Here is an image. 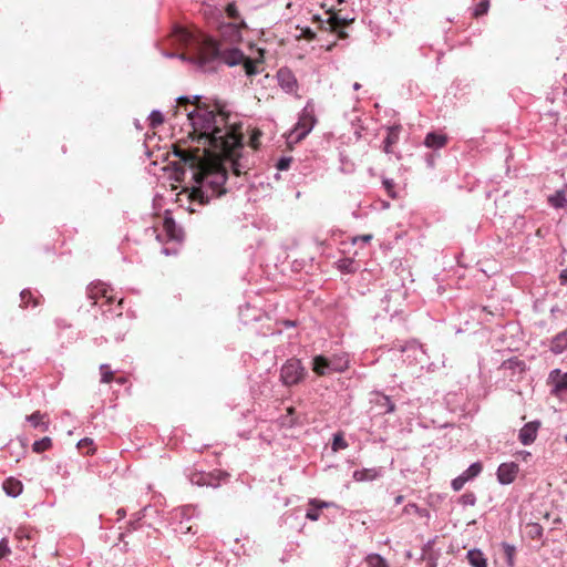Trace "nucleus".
Wrapping results in <instances>:
<instances>
[{
	"instance_id": "obj_1",
	"label": "nucleus",
	"mask_w": 567,
	"mask_h": 567,
	"mask_svg": "<svg viewBox=\"0 0 567 567\" xmlns=\"http://www.w3.org/2000/svg\"><path fill=\"white\" fill-rule=\"evenodd\" d=\"M174 37L190 51L188 58L186 54H181L179 58L188 60L205 73L215 72L219 64L235 66L245 60V54L239 49H223L213 38L202 33L177 27Z\"/></svg>"
},
{
	"instance_id": "obj_2",
	"label": "nucleus",
	"mask_w": 567,
	"mask_h": 567,
	"mask_svg": "<svg viewBox=\"0 0 567 567\" xmlns=\"http://www.w3.org/2000/svg\"><path fill=\"white\" fill-rule=\"evenodd\" d=\"M176 156L189 167L196 169L194 174L197 186L193 188L190 197L199 204L209 203L210 198L219 197L226 193L224 185L227 181L226 171L218 165L208 164L199 154V150H178Z\"/></svg>"
},
{
	"instance_id": "obj_3",
	"label": "nucleus",
	"mask_w": 567,
	"mask_h": 567,
	"mask_svg": "<svg viewBox=\"0 0 567 567\" xmlns=\"http://www.w3.org/2000/svg\"><path fill=\"white\" fill-rule=\"evenodd\" d=\"M187 118L197 133L198 140L215 152L230 153L241 145V137L234 131L226 130L217 124V114L205 104H196L192 111H186Z\"/></svg>"
},
{
	"instance_id": "obj_4",
	"label": "nucleus",
	"mask_w": 567,
	"mask_h": 567,
	"mask_svg": "<svg viewBox=\"0 0 567 567\" xmlns=\"http://www.w3.org/2000/svg\"><path fill=\"white\" fill-rule=\"evenodd\" d=\"M307 377L308 371L300 359L290 358L280 368L279 379L287 388L302 383Z\"/></svg>"
},
{
	"instance_id": "obj_5",
	"label": "nucleus",
	"mask_w": 567,
	"mask_h": 567,
	"mask_svg": "<svg viewBox=\"0 0 567 567\" xmlns=\"http://www.w3.org/2000/svg\"><path fill=\"white\" fill-rule=\"evenodd\" d=\"M316 124V117L312 114V110L309 111L306 106L302 111V116L297 123L296 127L290 132L289 140L292 142H299L303 140L313 128Z\"/></svg>"
},
{
	"instance_id": "obj_6",
	"label": "nucleus",
	"mask_w": 567,
	"mask_h": 567,
	"mask_svg": "<svg viewBox=\"0 0 567 567\" xmlns=\"http://www.w3.org/2000/svg\"><path fill=\"white\" fill-rule=\"evenodd\" d=\"M519 472V466L515 462L502 463L496 472L497 481L502 485L512 484Z\"/></svg>"
},
{
	"instance_id": "obj_7",
	"label": "nucleus",
	"mask_w": 567,
	"mask_h": 567,
	"mask_svg": "<svg viewBox=\"0 0 567 567\" xmlns=\"http://www.w3.org/2000/svg\"><path fill=\"white\" fill-rule=\"evenodd\" d=\"M483 470V466L480 462H475L473 464H471L467 470H465L461 475H458L457 477H455L452 483H451V486L454 491H461L463 488V486L470 481V480H473L475 478L476 476H478L481 474Z\"/></svg>"
},
{
	"instance_id": "obj_8",
	"label": "nucleus",
	"mask_w": 567,
	"mask_h": 567,
	"mask_svg": "<svg viewBox=\"0 0 567 567\" xmlns=\"http://www.w3.org/2000/svg\"><path fill=\"white\" fill-rule=\"evenodd\" d=\"M338 507L333 502H326L318 498H310L308 508L306 511V518L311 522H317L321 516V511L324 508Z\"/></svg>"
},
{
	"instance_id": "obj_9",
	"label": "nucleus",
	"mask_w": 567,
	"mask_h": 567,
	"mask_svg": "<svg viewBox=\"0 0 567 567\" xmlns=\"http://www.w3.org/2000/svg\"><path fill=\"white\" fill-rule=\"evenodd\" d=\"M109 287L104 282H92L86 288V295L90 300H92V305H96L99 298H105L106 303H111L113 301V297L109 295Z\"/></svg>"
},
{
	"instance_id": "obj_10",
	"label": "nucleus",
	"mask_w": 567,
	"mask_h": 567,
	"mask_svg": "<svg viewBox=\"0 0 567 567\" xmlns=\"http://www.w3.org/2000/svg\"><path fill=\"white\" fill-rule=\"evenodd\" d=\"M370 402L379 409V414H389L395 411V404L390 396L382 392L375 391L371 393Z\"/></svg>"
},
{
	"instance_id": "obj_11",
	"label": "nucleus",
	"mask_w": 567,
	"mask_h": 567,
	"mask_svg": "<svg viewBox=\"0 0 567 567\" xmlns=\"http://www.w3.org/2000/svg\"><path fill=\"white\" fill-rule=\"evenodd\" d=\"M226 475L227 474H224L219 471L209 473L198 472L192 474L190 482L197 485L217 486L218 482L220 481V477Z\"/></svg>"
},
{
	"instance_id": "obj_12",
	"label": "nucleus",
	"mask_w": 567,
	"mask_h": 567,
	"mask_svg": "<svg viewBox=\"0 0 567 567\" xmlns=\"http://www.w3.org/2000/svg\"><path fill=\"white\" fill-rule=\"evenodd\" d=\"M540 426L539 421H532L526 423L520 430L518 434V440L523 445L532 444L537 436L538 429Z\"/></svg>"
},
{
	"instance_id": "obj_13",
	"label": "nucleus",
	"mask_w": 567,
	"mask_h": 567,
	"mask_svg": "<svg viewBox=\"0 0 567 567\" xmlns=\"http://www.w3.org/2000/svg\"><path fill=\"white\" fill-rule=\"evenodd\" d=\"M311 369L319 377H324L332 373V370H330L329 358L322 354H318L312 358Z\"/></svg>"
},
{
	"instance_id": "obj_14",
	"label": "nucleus",
	"mask_w": 567,
	"mask_h": 567,
	"mask_svg": "<svg viewBox=\"0 0 567 567\" xmlns=\"http://www.w3.org/2000/svg\"><path fill=\"white\" fill-rule=\"evenodd\" d=\"M163 228L172 240H181L183 237V230L178 227L175 220L171 216H165L163 221Z\"/></svg>"
},
{
	"instance_id": "obj_15",
	"label": "nucleus",
	"mask_w": 567,
	"mask_h": 567,
	"mask_svg": "<svg viewBox=\"0 0 567 567\" xmlns=\"http://www.w3.org/2000/svg\"><path fill=\"white\" fill-rule=\"evenodd\" d=\"M278 81L280 86L287 92H292L297 87V81L293 74L287 69H280L278 71Z\"/></svg>"
},
{
	"instance_id": "obj_16",
	"label": "nucleus",
	"mask_w": 567,
	"mask_h": 567,
	"mask_svg": "<svg viewBox=\"0 0 567 567\" xmlns=\"http://www.w3.org/2000/svg\"><path fill=\"white\" fill-rule=\"evenodd\" d=\"M400 132H401V126L400 125H393V126H390L388 128V134L384 138V146H383V151L384 153L386 154H390L392 153V150H391V146L396 144L398 141H399V136H400Z\"/></svg>"
},
{
	"instance_id": "obj_17",
	"label": "nucleus",
	"mask_w": 567,
	"mask_h": 567,
	"mask_svg": "<svg viewBox=\"0 0 567 567\" xmlns=\"http://www.w3.org/2000/svg\"><path fill=\"white\" fill-rule=\"evenodd\" d=\"M21 308H35L41 303V296H35L30 289H23L20 292Z\"/></svg>"
},
{
	"instance_id": "obj_18",
	"label": "nucleus",
	"mask_w": 567,
	"mask_h": 567,
	"mask_svg": "<svg viewBox=\"0 0 567 567\" xmlns=\"http://www.w3.org/2000/svg\"><path fill=\"white\" fill-rule=\"evenodd\" d=\"M567 349V329L556 334L550 342V350L556 354L563 353Z\"/></svg>"
},
{
	"instance_id": "obj_19",
	"label": "nucleus",
	"mask_w": 567,
	"mask_h": 567,
	"mask_svg": "<svg viewBox=\"0 0 567 567\" xmlns=\"http://www.w3.org/2000/svg\"><path fill=\"white\" fill-rule=\"evenodd\" d=\"M329 361L332 372L341 373L349 368V358L347 354H334Z\"/></svg>"
},
{
	"instance_id": "obj_20",
	"label": "nucleus",
	"mask_w": 567,
	"mask_h": 567,
	"mask_svg": "<svg viewBox=\"0 0 567 567\" xmlns=\"http://www.w3.org/2000/svg\"><path fill=\"white\" fill-rule=\"evenodd\" d=\"M446 142L447 138L444 134H437L434 132L429 133L424 140L425 146L435 150L443 147L446 144Z\"/></svg>"
},
{
	"instance_id": "obj_21",
	"label": "nucleus",
	"mask_w": 567,
	"mask_h": 567,
	"mask_svg": "<svg viewBox=\"0 0 567 567\" xmlns=\"http://www.w3.org/2000/svg\"><path fill=\"white\" fill-rule=\"evenodd\" d=\"M466 558L473 567H487V559L482 550L474 548L467 551Z\"/></svg>"
},
{
	"instance_id": "obj_22",
	"label": "nucleus",
	"mask_w": 567,
	"mask_h": 567,
	"mask_svg": "<svg viewBox=\"0 0 567 567\" xmlns=\"http://www.w3.org/2000/svg\"><path fill=\"white\" fill-rule=\"evenodd\" d=\"M45 414H42L40 411H37L30 415H27L25 420L35 429H40L42 432H47L49 430V421H44Z\"/></svg>"
},
{
	"instance_id": "obj_23",
	"label": "nucleus",
	"mask_w": 567,
	"mask_h": 567,
	"mask_svg": "<svg viewBox=\"0 0 567 567\" xmlns=\"http://www.w3.org/2000/svg\"><path fill=\"white\" fill-rule=\"evenodd\" d=\"M550 378L554 380V393H560L567 390V373L560 374L559 370H555L550 373Z\"/></svg>"
},
{
	"instance_id": "obj_24",
	"label": "nucleus",
	"mask_w": 567,
	"mask_h": 567,
	"mask_svg": "<svg viewBox=\"0 0 567 567\" xmlns=\"http://www.w3.org/2000/svg\"><path fill=\"white\" fill-rule=\"evenodd\" d=\"M22 484L20 481L14 478H8L3 483V489L7 493V495L11 497H17L22 493Z\"/></svg>"
},
{
	"instance_id": "obj_25",
	"label": "nucleus",
	"mask_w": 567,
	"mask_h": 567,
	"mask_svg": "<svg viewBox=\"0 0 567 567\" xmlns=\"http://www.w3.org/2000/svg\"><path fill=\"white\" fill-rule=\"evenodd\" d=\"M378 476H379V471L375 468L357 470L353 473V478L357 482L372 481V480H375Z\"/></svg>"
},
{
	"instance_id": "obj_26",
	"label": "nucleus",
	"mask_w": 567,
	"mask_h": 567,
	"mask_svg": "<svg viewBox=\"0 0 567 567\" xmlns=\"http://www.w3.org/2000/svg\"><path fill=\"white\" fill-rule=\"evenodd\" d=\"M504 369L507 370H518L519 372L525 371V363L524 361L519 360L518 358L514 357L508 360H505L502 364Z\"/></svg>"
},
{
	"instance_id": "obj_27",
	"label": "nucleus",
	"mask_w": 567,
	"mask_h": 567,
	"mask_svg": "<svg viewBox=\"0 0 567 567\" xmlns=\"http://www.w3.org/2000/svg\"><path fill=\"white\" fill-rule=\"evenodd\" d=\"M52 447V440L49 436L42 437L32 444V451L34 453H42Z\"/></svg>"
},
{
	"instance_id": "obj_28",
	"label": "nucleus",
	"mask_w": 567,
	"mask_h": 567,
	"mask_svg": "<svg viewBox=\"0 0 567 567\" xmlns=\"http://www.w3.org/2000/svg\"><path fill=\"white\" fill-rule=\"evenodd\" d=\"M365 561L369 567H389L386 560L379 554H369Z\"/></svg>"
},
{
	"instance_id": "obj_29",
	"label": "nucleus",
	"mask_w": 567,
	"mask_h": 567,
	"mask_svg": "<svg viewBox=\"0 0 567 567\" xmlns=\"http://www.w3.org/2000/svg\"><path fill=\"white\" fill-rule=\"evenodd\" d=\"M338 268L346 274H353L357 271L355 262L351 258H342L338 261Z\"/></svg>"
},
{
	"instance_id": "obj_30",
	"label": "nucleus",
	"mask_w": 567,
	"mask_h": 567,
	"mask_svg": "<svg viewBox=\"0 0 567 567\" xmlns=\"http://www.w3.org/2000/svg\"><path fill=\"white\" fill-rule=\"evenodd\" d=\"M549 203L551 206L556 208H563L567 204L565 192L559 190L556 192L553 196L549 197Z\"/></svg>"
},
{
	"instance_id": "obj_31",
	"label": "nucleus",
	"mask_w": 567,
	"mask_h": 567,
	"mask_svg": "<svg viewBox=\"0 0 567 567\" xmlns=\"http://www.w3.org/2000/svg\"><path fill=\"white\" fill-rule=\"evenodd\" d=\"M502 548L504 550V555L506 557L507 564L509 566H513L514 565V555H515V551H516L515 546L511 545L508 543H503L502 544Z\"/></svg>"
},
{
	"instance_id": "obj_32",
	"label": "nucleus",
	"mask_w": 567,
	"mask_h": 567,
	"mask_svg": "<svg viewBox=\"0 0 567 567\" xmlns=\"http://www.w3.org/2000/svg\"><path fill=\"white\" fill-rule=\"evenodd\" d=\"M100 371H101V382L102 383H110L113 380L114 373L111 370L109 364H105V363L101 364Z\"/></svg>"
},
{
	"instance_id": "obj_33",
	"label": "nucleus",
	"mask_w": 567,
	"mask_h": 567,
	"mask_svg": "<svg viewBox=\"0 0 567 567\" xmlns=\"http://www.w3.org/2000/svg\"><path fill=\"white\" fill-rule=\"evenodd\" d=\"M544 529L538 523H533L528 525V536L532 539H539L543 537Z\"/></svg>"
},
{
	"instance_id": "obj_34",
	"label": "nucleus",
	"mask_w": 567,
	"mask_h": 567,
	"mask_svg": "<svg viewBox=\"0 0 567 567\" xmlns=\"http://www.w3.org/2000/svg\"><path fill=\"white\" fill-rule=\"evenodd\" d=\"M241 64L244 65L245 72L248 76H252L258 73L257 65L251 59L245 56V60L241 62Z\"/></svg>"
},
{
	"instance_id": "obj_35",
	"label": "nucleus",
	"mask_w": 567,
	"mask_h": 567,
	"mask_svg": "<svg viewBox=\"0 0 567 567\" xmlns=\"http://www.w3.org/2000/svg\"><path fill=\"white\" fill-rule=\"evenodd\" d=\"M347 446H348V443L341 433H337L333 435V440H332V450L333 451L343 450Z\"/></svg>"
},
{
	"instance_id": "obj_36",
	"label": "nucleus",
	"mask_w": 567,
	"mask_h": 567,
	"mask_svg": "<svg viewBox=\"0 0 567 567\" xmlns=\"http://www.w3.org/2000/svg\"><path fill=\"white\" fill-rule=\"evenodd\" d=\"M458 502L463 506H474L476 504V495L473 492H466L460 497Z\"/></svg>"
},
{
	"instance_id": "obj_37",
	"label": "nucleus",
	"mask_w": 567,
	"mask_h": 567,
	"mask_svg": "<svg viewBox=\"0 0 567 567\" xmlns=\"http://www.w3.org/2000/svg\"><path fill=\"white\" fill-rule=\"evenodd\" d=\"M148 118H150V125L152 127H156L164 122L163 114L157 110L152 111Z\"/></svg>"
},
{
	"instance_id": "obj_38",
	"label": "nucleus",
	"mask_w": 567,
	"mask_h": 567,
	"mask_svg": "<svg viewBox=\"0 0 567 567\" xmlns=\"http://www.w3.org/2000/svg\"><path fill=\"white\" fill-rule=\"evenodd\" d=\"M489 8V0H482L474 10V17L478 18L487 13Z\"/></svg>"
},
{
	"instance_id": "obj_39",
	"label": "nucleus",
	"mask_w": 567,
	"mask_h": 567,
	"mask_svg": "<svg viewBox=\"0 0 567 567\" xmlns=\"http://www.w3.org/2000/svg\"><path fill=\"white\" fill-rule=\"evenodd\" d=\"M292 157L282 156L277 161L276 167L279 171H287L290 167Z\"/></svg>"
},
{
	"instance_id": "obj_40",
	"label": "nucleus",
	"mask_w": 567,
	"mask_h": 567,
	"mask_svg": "<svg viewBox=\"0 0 567 567\" xmlns=\"http://www.w3.org/2000/svg\"><path fill=\"white\" fill-rule=\"evenodd\" d=\"M11 549L9 547V543L6 538L0 540V560L10 555Z\"/></svg>"
},
{
	"instance_id": "obj_41",
	"label": "nucleus",
	"mask_w": 567,
	"mask_h": 567,
	"mask_svg": "<svg viewBox=\"0 0 567 567\" xmlns=\"http://www.w3.org/2000/svg\"><path fill=\"white\" fill-rule=\"evenodd\" d=\"M328 22L333 31H338L339 28L346 25L347 23L346 20H341L338 17L330 18Z\"/></svg>"
},
{
	"instance_id": "obj_42",
	"label": "nucleus",
	"mask_w": 567,
	"mask_h": 567,
	"mask_svg": "<svg viewBox=\"0 0 567 567\" xmlns=\"http://www.w3.org/2000/svg\"><path fill=\"white\" fill-rule=\"evenodd\" d=\"M226 13L233 20H237L239 18V12H238L235 3H229L226 7Z\"/></svg>"
},
{
	"instance_id": "obj_43",
	"label": "nucleus",
	"mask_w": 567,
	"mask_h": 567,
	"mask_svg": "<svg viewBox=\"0 0 567 567\" xmlns=\"http://www.w3.org/2000/svg\"><path fill=\"white\" fill-rule=\"evenodd\" d=\"M373 236L371 234H365V235H359V236H355L353 237L352 239V244H358L359 241L361 243H370L372 240Z\"/></svg>"
},
{
	"instance_id": "obj_44",
	"label": "nucleus",
	"mask_w": 567,
	"mask_h": 567,
	"mask_svg": "<svg viewBox=\"0 0 567 567\" xmlns=\"http://www.w3.org/2000/svg\"><path fill=\"white\" fill-rule=\"evenodd\" d=\"M147 509H148V506H145L142 511H140V512L137 513V518H136V520H134V522H131V523H130V525H131L132 529H136V528H137L138 520H141V519H142V517H144V516H145V513H146V511H147Z\"/></svg>"
},
{
	"instance_id": "obj_45",
	"label": "nucleus",
	"mask_w": 567,
	"mask_h": 567,
	"mask_svg": "<svg viewBox=\"0 0 567 567\" xmlns=\"http://www.w3.org/2000/svg\"><path fill=\"white\" fill-rule=\"evenodd\" d=\"M92 444H93V441L89 437H85V439H82L79 441L78 447L81 450V449H84L85 446H90Z\"/></svg>"
},
{
	"instance_id": "obj_46",
	"label": "nucleus",
	"mask_w": 567,
	"mask_h": 567,
	"mask_svg": "<svg viewBox=\"0 0 567 567\" xmlns=\"http://www.w3.org/2000/svg\"><path fill=\"white\" fill-rule=\"evenodd\" d=\"M231 166H233L234 174L239 176L241 174V166H240V164L237 161H235Z\"/></svg>"
},
{
	"instance_id": "obj_47",
	"label": "nucleus",
	"mask_w": 567,
	"mask_h": 567,
	"mask_svg": "<svg viewBox=\"0 0 567 567\" xmlns=\"http://www.w3.org/2000/svg\"><path fill=\"white\" fill-rule=\"evenodd\" d=\"M383 185L386 188V190L390 192L393 188L394 183L392 179H384Z\"/></svg>"
},
{
	"instance_id": "obj_48",
	"label": "nucleus",
	"mask_w": 567,
	"mask_h": 567,
	"mask_svg": "<svg viewBox=\"0 0 567 567\" xmlns=\"http://www.w3.org/2000/svg\"><path fill=\"white\" fill-rule=\"evenodd\" d=\"M559 279H560L561 285L567 284V269H565L560 272Z\"/></svg>"
},
{
	"instance_id": "obj_49",
	"label": "nucleus",
	"mask_w": 567,
	"mask_h": 567,
	"mask_svg": "<svg viewBox=\"0 0 567 567\" xmlns=\"http://www.w3.org/2000/svg\"><path fill=\"white\" fill-rule=\"evenodd\" d=\"M177 102H178L179 106H182L184 104L190 103V100L187 96H179L177 99Z\"/></svg>"
},
{
	"instance_id": "obj_50",
	"label": "nucleus",
	"mask_w": 567,
	"mask_h": 567,
	"mask_svg": "<svg viewBox=\"0 0 567 567\" xmlns=\"http://www.w3.org/2000/svg\"><path fill=\"white\" fill-rule=\"evenodd\" d=\"M182 534H187V533H192V534H195V532H193V527L192 526H187L184 530L183 528V523L181 522V530H179Z\"/></svg>"
},
{
	"instance_id": "obj_51",
	"label": "nucleus",
	"mask_w": 567,
	"mask_h": 567,
	"mask_svg": "<svg viewBox=\"0 0 567 567\" xmlns=\"http://www.w3.org/2000/svg\"><path fill=\"white\" fill-rule=\"evenodd\" d=\"M404 499V496L403 495H398L395 498H394V504L395 505H399L403 502Z\"/></svg>"
},
{
	"instance_id": "obj_52",
	"label": "nucleus",
	"mask_w": 567,
	"mask_h": 567,
	"mask_svg": "<svg viewBox=\"0 0 567 567\" xmlns=\"http://www.w3.org/2000/svg\"><path fill=\"white\" fill-rule=\"evenodd\" d=\"M409 507H412L413 509L417 511V506L415 504H409L404 507V512L409 513Z\"/></svg>"
},
{
	"instance_id": "obj_53",
	"label": "nucleus",
	"mask_w": 567,
	"mask_h": 567,
	"mask_svg": "<svg viewBox=\"0 0 567 567\" xmlns=\"http://www.w3.org/2000/svg\"><path fill=\"white\" fill-rule=\"evenodd\" d=\"M117 515H118L121 518H122V517H124V516L126 515L125 509L120 508V509L117 511Z\"/></svg>"
},
{
	"instance_id": "obj_54",
	"label": "nucleus",
	"mask_w": 567,
	"mask_h": 567,
	"mask_svg": "<svg viewBox=\"0 0 567 567\" xmlns=\"http://www.w3.org/2000/svg\"><path fill=\"white\" fill-rule=\"evenodd\" d=\"M284 324H285L286 327H293V326H295V322H293V321H290V320H286V321L284 322Z\"/></svg>"
},
{
	"instance_id": "obj_55",
	"label": "nucleus",
	"mask_w": 567,
	"mask_h": 567,
	"mask_svg": "<svg viewBox=\"0 0 567 567\" xmlns=\"http://www.w3.org/2000/svg\"><path fill=\"white\" fill-rule=\"evenodd\" d=\"M287 412H288V415H292V414H295L296 410H295V408L290 406L287 409Z\"/></svg>"
},
{
	"instance_id": "obj_56",
	"label": "nucleus",
	"mask_w": 567,
	"mask_h": 567,
	"mask_svg": "<svg viewBox=\"0 0 567 567\" xmlns=\"http://www.w3.org/2000/svg\"><path fill=\"white\" fill-rule=\"evenodd\" d=\"M360 89H361V84H360V83H358V82H355V83L353 84V90L358 91V90H360Z\"/></svg>"
},
{
	"instance_id": "obj_57",
	"label": "nucleus",
	"mask_w": 567,
	"mask_h": 567,
	"mask_svg": "<svg viewBox=\"0 0 567 567\" xmlns=\"http://www.w3.org/2000/svg\"><path fill=\"white\" fill-rule=\"evenodd\" d=\"M199 99H200V96L194 95L192 103H194V104L197 103L199 101Z\"/></svg>"
},
{
	"instance_id": "obj_58",
	"label": "nucleus",
	"mask_w": 567,
	"mask_h": 567,
	"mask_svg": "<svg viewBox=\"0 0 567 567\" xmlns=\"http://www.w3.org/2000/svg\"><path fill=\"white\" fill-rule=\"evenodd\" d=\"M339 37H340V38H346V37H347V33H346L344 31H340V32H339Z\"/></svg>"
},
{
	"instance_id": "obj_59",
	"label": "nucleus",
	"mask_w": 567,
	"mask_h": 567,
	"mask_svg": "<svg viewBox=\"0 0 567 567\" xmlns=\"http://www.w3.org/2000/svg\"><path fill=\"white\" fill-rule=\"evenodd\" d=\"M117 382L123 384L125 382V379L124 378H120V379H117Z\"/></svg>"
},
{
	"instance_id": "obj_60",
	"label": "nucleus",
	"mask_w": 567,
	"mask_h": 567,
	"mask_svg": "<svg viewBox=\"0 0 567 567\" xmlns=\"http://www.w3.org/2000/svg\"><path fill=\"white\" fill-rule=\"evenodd\" d=\"M427 567H435V565H434V564H432V565H430V566H427Z\"/></svg>"
},
{
	"instance_id": "obj_61",
	"label": "nucleus",
	"mask_w": 567,
	"mask_h": 567,
	"mask_svg": "<svg viewBox=\"0 0 567 567\" xmlns=\"http://www.w3.org/2000/svg\"><path fill=\"white\" fill-rule=\"evenodd\" d=\"M565 441H566V443H567V435L565 436Z\"/></svg>"
}]
</instances>
